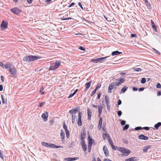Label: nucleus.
<instances>
[{
  "label": "nucleus",
  "mask_w": 161,
  "mask_h": 161,
  "mask_svg": "<svg viewBox=\"0 0 161 161\" xmlns=\"http://www.w3.org/2000/svg\"><path fill=\"white\" fill-rule=\"evenodd\" d=\"M105 100L106 103L109 102V97L107 95H106L105 96Z\"/></svg>",
  "instance_id": "e433bc0d"
},
{
  "label": "nucleus",
  "mask_w": 161,
  "mask_h": 161,
  "mask_svg": "<svg viewBox=\"0 0 161 161\" xmlns=\"http://www.w3.org/2000/svg\"><path fill=\"white\" fill-rule=\"evenodd\" d=\"M103 137L104 140H105L106 137H108V138H110L109 135L107 133H103Z\"/></svg>",
  "instance_id": "c756f323"
},
{
  "label": "nucleus",
  "mask_w": 161,
  "mask_h": 161,
  "mask_svg": "<svg viewBox=\"0 0 161 161\" xmlns=\"http://www.w3.org/2000/svg\"><path fill=\"white\" fill-rule=\"evenodd\" d=\"M78 159V158L77 157H75V158H71V157H68L67 158H65L64 159V160L65 161H73L74 160H75Z\"/></svg>",
  "instance_id": "f8f14e48"
},
{
  "label": "nucleus",
  "mask_w": 161,
  "mask_h": 161,
  "mask_svg": "<svg viewBox=\"0 0 161 161\" xmlns=\"http://www.w3.org/2000/svg\"><path fill=\"white\" fill-rule=\"evenodd\" d=\"M81 114L82 113L81 112H79L78 113V120L77 122L78 125L79 126H80L81 125Z\"/></svg>",
  "instance_id": "1a4fd4ad"
},
{
  "label": "nucleus",
  "mask_w": 161,
  "mask_h": 161,
  "mask_svg": "<svg viewBox=\"0 0 161 161\" xmlns=\"http://www.w3.org/2000/svg\"><path fill=\"white\" fill-rule=\"evenodd\" d=\"M160 125H161V123L159 122L157 124L155 125L154 127L157 130Z\"/></svg>",
  "instance_id": "7c9ffc66"
},
{
  "label": "nucleus",
  "mask_w": 161,
  "mask_h": 161,
  "mask_svg": "<svg viewBox=\"0 0 161 161\" xmlns=\"http://www.w3.org/2000/svg\"><path fill=\"white\" fill-rule=\"evenodd\" d=\"M81 50H82V51H85V48L83 47H82V46H80V47H79V48Z\"/></svg>",
  "instance_id": "a18cd8bd"
},
{
  "label": "nucleus",
  "mask_w": 161,
  "mask_h": 161,
  "mask_svg": "<svg viewBox=\"0 0 161 161\" xmlns=\"http://www.w3.org/2000/svg\"><path fill=\"white\" fill-rule=\"evenodd\" d=\"M103 150L104 151V153L106 157H108L109 156V153L107 147H105L104 146L103 148Z\"/></svg>",
  "instance_id": "dca6fc26"
},
{
  "label": "nucleus",
  "mask_w": 161,
  "mask_h": 161,
  "mask_svg": "<svg viewBox=\"0 0 161 161\" xmlns=\"http://www.w3.org/2000/svg\"><path fill=\"white\" fill-rule=\"evenodd\" d=\"M151 147V146L148 145L147 146H145L143 148V151L144 152H146L147 151L148 149L150 148Z\"/></svg>",
  "instance_id": "412c9836"
},
{
  "label": "nucleus",
  "mask_w": 161,
  "mask_h": 161,
  "mask_svg": "<svg viewBox=\"0 0 161 161\" xmlns=\"http://www.w3.org/2000/svg\"><path fill=\"white\" fill-rule=\"evenodd\" d=\"M151 24L152 27L153 28V30L156 31H157V28L155 25L154 22L152 20H151Z\"/></svg>",
  "instance_id": "393cba45"
},
{
  "label": "nucleus",
  "mask_w": 161,
  "mask_h": 161,
  "mask_svg": "<svg viewBox=\"0 0 161 161\" xmlns=\"http://www.w3.org/2000/svg\"><path fill=\"white\" fill-rule=\"evenodd\" d=\"M66 136L67 138H69V137L70 135H69V133H66Z\"/></svg>",
  "instance_id": "052dcab7"
},
{
  "label": "nucleus",
  "mask_w": 161,
  "mask_h": 161,
  "mask_svg": "<svg viewBox=\"0 0 161 161\" xmlns=\"http://www.w3.org/2000/svg\"><path fill=\"white\" fill-rule=\"evenodd\" d=\"M138 160L137 157H132L126 159L125 161H137Z\"/></svg>",
  "instance_id": "ddd939ff"
},
{
  "label": "nucleus",
  "mask_w": 161,
  "mask_h": 161,
  "mask_svg": "<svg viewBox=\"0 0 161 161\" xmlns=\"http://www.w3.org/2000/svg\"><path fill=\"white\" fill-rule=\"evenodd\" d=\"M142 128L141 127H136L135 128V130H142Z\"/></svg>",
  "instance_id": "a19ab883"
},
{
  "label": "nucleus",
  "mask_w": 161,
  "mask_h": 161,
  "mask_svg": "<svg viewBox=\"0 0 161 161\" xmlns=\"http://www.w3.org/2000/svg\"><path fill=\"white\" fill-rule=\"evenodd\" d=\"M14 66L12 65L11 64L9 63H7L5 65H4V68L5 69H7L9 68V69L12 68Z\"/></svg>",
  "instance_id": "f3484780"
},
{
  "label": "nucleus",
  "mask_w": 161,
  "mask_h": 161,
  "mask_svg": "<svg viewBox=\"0 0 161 161\" xmlns=\"http://www.w3.org/2000/svg\"><path fill=\"white\" fill-rule=\"evenodd\" d=\"M133 69L134 71L137 72H140L142 70V69L140 68H137L136 67H133L132 68Z\"/></svg>",
  "instance_id": "473e14b6"
},
{
  "label": "nucleus",
  "mask_w": 161,
  "mask_h": 161,
  "mask_svg": "<svg viewBox=\"0 0 161 161\" xmlns=\"http://www.w3.org/2000/svg\"><path fill=\"white\" fill-rule=\"evenodd\" d=\"M51 145V146H52V148H59L60 147H62L60 146H57L56 145L53 144H52Z\"/></svg>",
  "instance_id": "2f4dec72"
},
{
  "label": "nucleus",
  "mask_w": 161,
  "mask_h": 161,
  "mask_svg": "<svg viewBox=\"0 0 161 161\" xmlns=\"http://www.w3.org/2000/svg\"><path fill=\"white\" fill-rule=\"evenodd\" d=\"M138 139L142 140H147L148 139V137L143 135H140L138 136Z\"/></svg>",
  "instance_id": "4468645a"
},
{
  "label": "nucleus",
  "mask_w": 161,
  "mask_h": 161,
  "mask_svg": "<svg viewBox=\"0 0 161 161\" xmlns=\"http://www.w3.org/2000/svg\"><path fill=\"white\" fill-rule=\"evenodd\" d=\"M118 115L119 116H120L122 114V112L121 111H119L117 113Z\"/></svg>",
  "instance_id": "de8ad7c7"
},
{
  "label": "nucleus",
  "mask_w": 161,
  "mask_h": 161,
  "mask_svg": "<svg viewBox=\"0 0 161 161\" xmlns=\"http://www.w3.org/2000/svg\"><path fill=\"white\" fill-rule=\"evenodd\" d=\"M127 89V87L126 86H125L121 89V92L124 93L126 91Z\"/></svg>",
  "instance_id": "72a5a7b5"
},
{
  "label": "nucleus",
  "mask_w": 161,
  "mask_h": 161,
  "mask_svg": "<svg viewBox=\"0 0 161 161\" xmlns=\"http://www.w3.org/2000/svg\"><path fill=\"white\" fill-rule=\"evenodd\" d=\"M92 83V81H90L88 83H87L86 84V87L85 89V91L86 92L90 87L91 83Z\"/></svg>",
  "instance_id": "aec40b11"
},
{
  "label": "nucleus",
  "mask_w": 161,
  "mask_h": 161,
  "mask_svg": "<svg viewBox=\"0 0 161 161\" xmlns=\"http://www.w3.org/2000/svg\"><path fill=\"white\" fill-rule=\"evenodd\" d=\"M45 102H43L40 103V105L38 106L39 107H42L44 104H45Z\"/></svg>",
  "instance_id": "c03bdc74"
},
{
  "label": "nucleus",
  "mask_w": 161,
  "mask_h": 161,
  "mask_svg": "<svg viewBox=\"0 0 161 161\" xmlns=\"http://www.w3.org/2000/svg\"><path fill=\"white\" fill-rule=\"evenodd\" d=\"M3 85H0V91H1L3 90Z\"/></svg>",
  "instance_id": "e2e57ef3"
},
{
  "label": "nucleus",
  "mask_w": 161,
  "mask_h": 161,
  "mask_svg": "<svg viewBox=\"0 0 161 161\" xmlns=\"http://www.w3.org/2000/svg\"><path fill=\"white\" fill-rule=\"evenodd\" d=\"M109 57H101L96 59H92L91 62L93 63H102L103 61L107 60H105L106 58H108Z\"/></svg>",
  "instance_id": "39448f33"
},
{
  "label": "nucleus",
  "mask_w": 161,
  "mask_h": 161,
  "mask_svg": "<svg viewBox=\"0 0 161 161\" xmlns=\"http://www.w3.org/2000/svg\"><path fill=\"white\" fill-rule=\"evenodd\" d=\"M48 113V112H45L43 113L42 115V117L44 119V121H46L47 120Z\"/></svg>",
  "instance_id": "9d476101"
},
{
  "label": "nucleus",
  "mask_w": 161,
  "mask_h": 161,
  "mask_svg": "<svg viewBox=\"0 0 161 161\" xmlns=\"http://www.w3.org/2000/svg\"><path fill=\"white\" fill-rule=\"evenodd\" d=\"M121 103H122L120 99L119 100L118 102V105H120L121 104Z\"/></svg>",
  "instance_id": "bf43d9fd"
},
{
  "label": "nucleus",
  "mask_w": 161,
  "mask_h": 161,
  "mask_svg": "<svg viewBox=\"0 0 161 161\" xmlns=\"http://www.w3.org/2000/svg\"><path fill=\"white\" fill-rule=\"evenodd\" d=\"M80 107H77L76 108H73L69 111V113L71 114L72 123L74 124L75 122V113L78 111Z\"/></svg>",
  "instance_id": "7ed1b4c3"
},
{
  "label": "nucleus",
  "mask_w": 161,
  "mask_h": 161,
  "mask_svg": "<svg viewBox=\"0 0 161 161\" xmlns=\"http://www.w3.org/2000/svg\"><path fill=\"white\" fill-rule=\"evenodd\" d=\"M146 78H143L142 79L141 82L142 84H144L146 82Z\"/></svg>",
  "instance_id": "58836bf2"
},
{
  "label": "nucleus",
  "mask_w": 161,
  "mask_h": 161,
  "mask_svg": "<svg viewBox=\"0 0 161 161\" xmlns=\"http://www.w3.org/2000/svg\"><path fill=\"white\" fill-rule=\"evenodd\" d=\"M61 64V62L59 61H56L54 64H52L49 67V70H55L59 68Z\"/></svg>",
  "instance_id": "20e7f679"
},
{
  "label": "nucleus",
  "mask_w": 161,
  "mask_h": 161,
  "mask_svg": "<svg viewBox=\"0 0 161 161\" xmlns=\"http://www.w3.org/2000/svg\"><path fill=\"white\" fill-rule=\"evenodd\" d=\"M156 87L158 88H161V85L159 83L157 84Z\"/></svg>",
  "instance_id": "37998d69"
},
{
  "label": "nucleus",
  "mask_w": 161,
  "mask_h": 161,
  "mask_svg": "<svg viewBox=\"0 0 161 161\" xmlns=\"http://www.w3.org/2000/svg\"><path fill=\"white\" fill-rule=\"evenodd\" d=\"M104 161H112L111 160L109 159L108 158H105L104 159Z\"/></svg>",
  "instance_id": "338daca9"
},
{
  "label": "nucleus",
  "mask_w": 161,
  "mask_h": 161,
  "mask_svg": "<svg viewBox=\"0 0 161 161\" xmlns=\"http://www.w3.org/2000/svg\"><path fill=\"white\" fill-rule=\"evenodd\" d=\"M81 144L84 151H86L87 149V147L84 141L81 142Z\"/></svg>",
  "instance_id": "a211bd4d"
},
{
  "label": "nucleus",
  "mask_w": 161,
  "mask_h": 161,
  "mask_svg": "<svg viewBox=\"0 0 161 161\" xmlns=\"http://www.w3.org/2000/svg\"><path fill=\"white\" fill-rule=\"evenodd\" d=\"M147 3V6L149 8H150L151 7L150 4L147 2V3Z\"/></svg>",
  "instance_id": "864d4df0"
},
{
  "label": "nucleus",
  "mask_w": 161,
  "mask_h": 161,
  "mask_svg": "<svg viewBox=\"0 0 161 161\" xmlns=\"http://www.w3.org/2000/svg\"><path fill=\"white\" fill-rule=\"evenodd\" d=\"M126 122L125 120H122L121 122V125H124L125 124Z\"/></svg>",
  "instance_id": "49530a36"
},
{
  "label": "nucleus",
  "mask_w": 161,
  "mask_h": 161,
  "mask_svg": "<svg viewBox=\"0 0 161 161\" xmlns=\"http://www.w3.org/2000/svg\"><path fill=\"white\" fill-rule=\"evenodd\" d=\"M108 141L109 142V143L111 146V147L112 149L114 150H115L116 149L115 148V146L113 144V142L112 141V140L111 138H108Z\"/></svg>",
  "instance_id": "2eb2a0df"
},
{
  "label": "nucleus",
  "mask_w": 161,
  "mask_h": 161,
  "mask_svg": "<svg viewBox=\"0 0 161 161\" xmlns=\"http://www.w3.org/2000/svg\"><path fill=\"white\" fill-rule=\"evenodd\" d=\"M64 138L65 137H61V140L63 143L64 142Z\"/></svg>",
  "instance_id": "5fc2aeb1"
},
{
  "label": "nucleus",
  "mask_w": 161,
  "mask_h": 161,
  "mask_svg": "<svg viewBox=\"0 0 161 161\" xmlns=\"http://www.w3.org/2000/svg\"><path fill=\"white\" fill-rule=\"evenodd\" d=\"M87 114H88V119L89 120L91 119V110L88 108H87Z\"/></svg>",
  "instance_id": "a878e982"
},
{
  "label": "nucleus",
  "mask_w": 161,
  "mask_h": 161,
  "mask_svg": "<svg viewBox=\"0 0 161 161\" xmlns=\"http://www.w3.org/2000/svg\"><path fill=\"white\" fill-rule=\"evenodd\" d=\"M129 127V125L128 124L125 125L123 128V130H125L128 129Z\"/></svg>",
  "instance_id": "f704fd0d"
},
{
  "label": "nucleus",
  "mask_w": 161,
  "mask_h": 161,
  "mask_svg": "<svg viewBox=\"0 0 161 161\" xmlns=\"http://www.w3.org/2000/svg\"><path fill=\"white\" fill-rule=\"evenodd\" d=\"M42 58L41 57L36 56L30 55L24 57L23 60L26 62H31Z\"/></svg>",
  "instance_id": "f03ea898"
},
{
  "label": "nucleus",
  "mask_w": 161,
  "mask_h": 161,
  "mask_svg": "<svg viewBox=\"0 0 161 161\" xmlns=\"http://www.w3.org/2000/svg\"><path fill=\"white\" fill-rule=\"evenodd\" d=\"M161 95V92H157V95L158 96H160Z\"/></svg>",
  "instance_id": "774afa93"
},
{
  "label": "nucleus",
  "mask_w": 161,
  "mask_h": 161,
  "mask_svg": "<svg viewBox=\"0 0 161 161\" xmlns=\"http://www.w3.org/2000/svg\"><path fill=\"white\" fill-rule=\"evenodd\" d=\"M88 143H92V141H94V140H93L90 137H88Z\"/></svg>",
  "instance_id": "4c0bfd02"
},
{
  "label": "nucleus",
  "mask_w": 161,
  "mask_h": 161,
  "mask_svg": "<svg viewBox=\"0 0 161 161\" xmlns=\"http://www.w3.org/2000/svg\"><path fill=\"white\" fill-rule=\"evenodd\" d=\"M8 23L7 22L2 21L1 25V28L2 29H5L7 27Z\"/></svg>",
  "instance_id": "9b49d317"
},
{
  "label": "nucleus",
  "mask_w": 161,
  "mask_h": 161,
  "mask_svg": "<svg viewBox=\"0 0 161 161\" xmlns=\"http://www.w3.org/2000/svg\"><path fill=\"white\" fill-rule=\"evenodd\" d=\"M86 134L84 132L81 133L80 134L81 139L82 141H84V139L85 138Z\"/></svg>",
  "instance_id": "c85d7f7f"
},
{
  "label": "nucleus",
  "mask_w": 161,
  "mask_h": 161,
  "mask_svg": "<svg viewBox=\"0 0 161 161\" xmlns=\"http://www.w3.org/2000/svg\"><path fill=\"white\" fill-rule=\"evenodd\" d=\"M27 2L29 3L30 4L32 2V0H27Z\"/></svg>",
  "instance_id": "0e129e2a"
},
{
  "label": "nucleus",
  "mask_w": 161,
  "mask_h": 161,
  "mask_svg": "<svg viewBox=\"0 0 161 161\" xmlns=\"http://www.w3.org/2000/svg\"><path fill=\"white\" fill-rule=\"evenodd\" d=\"M52 144H50L48 143L45 142H43L42 143V144L46 147H52V146L51 145Z\"/></svg>",
  "instance_id": "4be33fe9"
},
{
  "label": "nucleus",
  "mask_w": 161,
  "mask_h": 161,
  "mask_svg": "<svg viewBox=\"0 0 161 161\" xmlns=\"http://www.w3.org/2000/svg\"><path fill=\"white\" fill-rule=\"evenodd\" d=\"M153 49L154 51V53H155L158 54L159 55H160V53L157 50H156L155 49V48H153Z\"/></svg>",
  "instance_id": "ea45409f"
},
{
  "label": "nucleus",
  "mask_w": 161,
  "mask_h": 161,
  "mask_svg": "<svg viewBox=\"0 0 161 161\" xmlns=\"http://www.w3.org/2000/svg\"><path fill=\"white\" fill-rule=\"evenodd\" d=\"M136 35L133 34H131V36L132 37H136Z\"/></svg>",
  "instance_id": "69168bd1"
},
{
  "label": "nucleus",
  "mask_w": 161,
  "mask_h": 161,
  "mask_svg": "<svg viewBox=\"0 0 161 161\" xmlns=\"http://www.w3.org/2000/svg\"><path fill=\"white\" fill-rule=\"evenodd\" d=\"M63 128L64 130L67 129V126L65 125V122H64V123L63 124Z\"/></svg>",
  "instance_id": "79ce46f5"
},
{
  "label": "nucleus",
  "mask_w": 161,
  "mask_h": 161,
  "mask_svg": "<svg viewBox=\"0 0 161 161\" xmlns=\"http://www.w3.org/2000/svg\"><path fill=\"white\" fill-rule=\"evenodd\" d=\"M43 90V88H41L40 90V92L41 93V94H44V92H42V91Z\"/></svg>",
  "instance_id": "4d7b16f0"
},
{
  "label": "nucleus",
  "mask_w": 161,
  "mask_h": 161,
  "mask_svg": "<svg viewBox=\"0 0 161 161\" xmlns=\"http://www.w3.org/2000/svg\"><path fill=\"white\" fill-rule=\"evenodd\" d=\"M115 81L113 83L110 84L108 87V92L111 93V90L113 89H116L117 88L116 86H119L121 83L125 82V79L121 78L119 79H117L115 80Z\"/></svg>",
  "instance_id": "f257e3e1"
},
{
  "label": "nucleus",
  "mask_w": 161,
  "mask_h": 161,
  "mask_svg": "<svg viewBox=\"0 0 161 161\" xmlns=\"http://www.w3.org/2000/svg\"><path fill=\"white\" fill-rule=\"evenodd\" d=\"M118 150L124 154L122 155H124L125 156H128L130 153V151L129 150L125 147H119Z\"/></svg>",
  "instance_id": "423d86ee"
},
{
  "label": "nucleus",
  "mask_w": 161,
  "mask_h": 161,
  "mask_svg": "<svg viewBox=\"0 0 161 161\" xmlns=\"http://www.w3.org/2000/svg\"><path fill=\"white\" fill-rule=\"evenodd\" d=\"M137 90H138V88L136 87H134L133 88V90L134 91H136Z\"/></svg>",
  "instance_id": "680f3d73"
},
{
  "label": "nucleus",
  "mask_w": 161,
  "mask_h": 161,
  "mask_svg": "<svg viewBox=\"0 0 161 161\" xmlns=\"http://www.w3.org/2000/svg\"><path fill=\"white\" fill-rule=\"evenodd\" d=\"M102 117H100L99 119V122L98 128L99 129H100L102 127Z\"/></svg>",
  "instance_id": "bb28decb"
},
{
  "label": "nucleus",
  "mask_w": 161,
  "mask_h": 161,
  "mask_svg": "<svg viewBox=\"0 0 161 161\" xmlns=\"http://www.w3.org/2000/svg\"><path fill=\"white\" fill-rule=\"evenodd\" d=\"M101 86V85H99V84H97V86H96V88H95V89L92 92V93H91V96L92 97V96H93L94 94L95 93H96L97 90Z\"/></svg>",
  "instance_id": "6ab92c4d"
},
{
  "label": "nucleus",
  "mask_w": 161,
  "mask_h": 161,
  "mask_svg": "<svg viewBox=\"0 0 161 161\" xmlns=\"http://www.w3.org/2000/svg\"><path fill=\"white\" fill-rule=\"evenodd\" d=\"M60 135L61 137H65V133L63 130H61Z\"/></svg>",
  "instance_id": "c9c22d12"
},
{
  "label": "nucleus",
  "mask_w": 161,
  "mask_h": 161,
  "mask_svg": "<svg viewBox=\"0 0 161 161\" xmlns=\"http://www.w3.org/2000/svg\"><path fill=\"white\" fill-rule=\"evenodd\" d=\"M0 66L4 68V64L2 62H0Z\"/></svg>",
  "instance_id": "09e8293b"
},
{
  "label": "nucleus",
  "mask_w": 161,
  "mask_h": 161,
  "mask_svg": "<svg viewBox=\"0 0 161 161\" xmlns=\"http://www.w3.org/2000/svg\"><path fill=\"white\" fill-rule=\"evenodd\" d=\"M144 89V87H141L139 89L138 91H143Z\"/></svg>",
  "instance_id": "13d9d810"
},
{
  "label": "nucleus",
  "mask_w": 161,
  "mask_h": 161,
  "mask_svg": "<svg viewBox=\"0 0 161 161\" xmlns=\"http://www.w3.org/2000/svg\"><path fill=\"white\" fill-rule=\"evenodd\" d=\"M1 80L2 82H3L4 81V78L3 75L1 76Z\"/></svg>",
  "instance_id": "8fccbe9b"
},
{
  "label": "nucleus",
  "mask_w": 161,
  "mask_h": 161,
  "mask_svg": "<svg viewBox=\"0 0 161 161\" xmlns=\"http://www.w3.org/2000/svg\"><path fill=\"white\" fill-rule=\"evenodd\" d=\"M10 10L13 13L16 14H18L21 12V10L17 7L12 8L10 9Z\"/></svg>",
  "instance_id": "6e6552de"
},
{
  "label": "nucleus",
  "mask_w": 161,
  "mask_h": 161,
  "mask_svg": "<svg viewBox=\"0 0 161 161\" xmlns=\"http://www.w3.org/2000/svg\"><path fill=\"white\" fill-rule=\"evenodd\" d=\"M142 129H144L146 130H148L149 129V128L148 127H145L142 128Z\"/></svg>",
  "instance_id": "3c124183"
},
{
  "label": "nucleus",
  "mask_w": 161,
  "mask_h": 161,
  "mask_svg": "<svg viewBox=\"0 0 161 161\" xmlns=\"http://www.w3.org/2000/svg\"><path fill=\"white\" fill-rule=\"evenodd\" d=\"M75 95L74 94V93H71L70 94L69 97H68V98H70L71 97H73V96H74V95Z\"/></svg>",
  "instance_id": "6e6d98bb"
},
{
  "label": "nucleus",
  "mask_w": 161,
  "mask_h": 161,
  "mask_svg": "<svg viewBox=\"0 0 161 161\" xmlns=\"http://www.w3.org/2000/svg\"><path fill=\"white\" fill-rule=\"evenodd\" d=\"M1 97L2 100V103L6 105L7 104V100L6 98L5 99L3 97V95H1Z\"/></svg>",
  "instance_id": "5701e85b"
},
{
  "label": "nucleus",
  "mask_w": 161,
  "mask_h": 161,
  "mask_svg": "<svg viewBox=\"0 0 161 161\" xmlns=\"http://www.w3.org/2000/svg\"><path fill=\"white\" fill-rule=\"evenodd\" d=\"M122 53L121 52H119L118 51H115L113 52L112 53V56H115L116 55H118L119 54H121Z\"/></svg>",
  "instance_id": "b1692460"
},
{
  "label": "nucleus",
  "mask_w": 161,
  "mask_h": 161,
  "mask_svg": "<svg viewBox=\"0 0 161 161\" xmlns=\"http://www.w3.org/2000/svg\"><path fill=\"white\" fill-rule=\"evenodd\" d=\"M78 5L80 6V8L82 9L83 10V8L82 6L81 3L80 2H79L78 3Z\"/></svg>",
  "instance_id": "603ef678"
},
{
  "label": "nucleus",
  "mask_w": 161,
  "mask_h": 161,
  "mask_svg": "<svg viewBox=\"0 0 161 161\" xmlns=\"http://www.w3.org/2000/svg\"><path fill=\"white\" fill-rule=\"evenodd\" d=\"M103 108V107L99 105L98 106V112L99 117L100 116V114H101L102 110Z\"/></svg>",
  "instance_id": "cd10ccee"
},
{
  "label": "nucleus",
  "mask_w": 161,
  "mask_h": 161,
  "mask_svg": "<svg viewBox=\"0 0 161 161\" xmlns=\"http://www.w3.org/2000/svg\"><path fill=\"white\" fill-rule=\"evenodd\" d=\"M10 73V76L13 77H16L17 76V70L13 66L9 69Z\"/></svg>",
  "instance_id": "0eeeda50"
}]
</instances>
